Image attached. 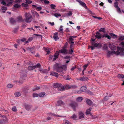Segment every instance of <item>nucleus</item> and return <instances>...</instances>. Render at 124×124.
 Segmentation results:
<instances>
[{
    "label": "nucleus",
    "mask_w": 124,
    "mask_h": 124,
    "mask_svg": "<svg viewBox=\"0 0 124 124\" xmlns=\"http://www.w3.org/2000/svg\"><path fill=\"white\" fill-rule=\"evenodd\" d=\"M0 2L2 4L6 6V3L4 0H0Z\"/></svg>",
    "instance_id": "nucleus-37"
},
{
    "label": "nucleus",
    "mask_w": 124,
    "mask_h": 124,
    "mask_svg": "<svg viewBox=\"0 0 124 124\" xmlns=\"http://www.w3.org/2000/svg\"><path fill=\"white\" fill-rule=\"evenodd\" d=\"M40 89V87L39 86H36L35 88H34L33 89V91H35L36 90H38Z\"/></svg>",
    "instance_id": "nucleus-49"
},
{
    "label": "nucleus",
    "mask_w": 124,
    "mask_h": 124,
    "mask_svg": "<svg viewBox=\"0 0 124 124\" xmlns=\"http://www.w3.org/2000/svg\"><path fill=\"white\" fill-rule=\"evenodd\" d=\"M45 94L46 93L45 92H41L39 94V96L40 97H42L45 95Z\"/></svg>",
    "instance_id": "nucleus-33"
},
{
    "label": "nucleus",
    "mask_w": 124,
    "mask_h": 124,
    "mask_svg": "<svg viewBox=\"0 0 124 124\" xmlns=\"http://www.w3.org/2000/svg\"><path fill=\"white\" fill-rule=\"evenodd\" d=\"M1 8L2 10H6L7 9V8L6 7H4L3 6H2Z\"/></svg>",
    "instance_id": "nucleus-53"
},
{
    "label": "nucleus",
    "mask_w": 124,
    "mask_h": 124,
    "mask_svg": "<svg viewBox=\"0 0 124 124\" xmlns=\"http://www.w3.org/2000/svg\"><path fill=\"white\" fill-rule=\"evenodd\" d=\"M50 7L52 9H53L55 8L56 6L54 4H51L50 5Z\"/></svg>",
    "instance_id": "nucleus-42"
},
{
    "label": "nucleus",
    "mask_w": 124,
    "mask_h": 124,
    "mask_svg": "<svg viewBox=\"0 0 124 124\" xmlns=\"http://www.w3.org/2000/svg\"><path fill=\"white\" fill-rule=\"evenodd\" d=\"M68 45V44L67 42H66L64 44V46L63 47V48H65V49L67 48V46Z\"/></svg>",
    "instance_id": "nucleus-50"
},
{
    "label": "nucleus",
    "mask_w": 124,
    "mask_h": 124,
    "mask_svg": "<svg viewBox=\"0 0 124 124\" xmlns=\"http://www.w3.org/2000/svg\"><path fill=\"white\" fill-rule=\"evenodd\" d=\"M70 48H72L74 49L73 47L75 46V45L74 44V42H71V43H70Z\"/></svg>",
    "instance_id": "nucleus-30"
},
{
    "label": "nucleus",
    "mask_w": 124,
    "mask_h": 124,
    "mask_svg": "<svg viewBox=\"0 0 124 124\" xmlns=\"http://www.w3.org/2000/svg\"><path fill=\"white\" fill-rule=\"evenodd\" d=\"M64 87L67 89H69L70 88H75L76 86L74 85H65Z\"/></svg>",
    "instance_id": "nucleus-8"
},
{
    "label": "nucleus",
    "mask_w": 124,
    "mask_h": 124,
    "mask_svg": "<svg viewBox=\"0 0 124 124\" xmlns=\"http://www.w3.org/2000/svg\"><path fill=\"white\" fill-rule=\"evenodd\" d=\"M109 35L114 39H116L117 38V36L113 33H110Z\"/></svg>",
    "instance_id": "nucleus-22"
},
{
    "label": "nucleus",
    "mask_w": 124,
    "mask_h": 124,
    "mask_svg": "<svg viewBox=\"0 0 124 124\" xmlns=\"http://www.w3.org/2000/svg\"><path fill=\"white\" fill-rule=\"evenodd\" d=\"M12 110L14 112H16L17 111V109L16 107H14L12 108Z\"/></svg>",
    "instance_id": "nucleus-47"
},
{
    "label": "nucleus",
    "mask_w": 124,
    "mask_h": 124,
    "mask_svg": "<svg viewBox=\"0 0 124 124\" xmlns=\"http://www.w3.org/2000/svg\"><path fill=\"white\" fill-rule=\"evenodd\" d=\"M116 8L118 12L119 13H120L121 12V11L120 10V9L119 7Z\"/></svg>",
    "instance_id": "nucleus-62"
},
{
    "label": "nucleus",
    "mask_w": 124,
    "mask_h": 124,
    "mask_svg": "<svg viewBox=\"0 0 124 124\" xmlns=\"http://www.w3.org/2000/svg\"><path fill=\"white\" fill-rule=\"evenodd\" d=\"M86 102L89 105H91L92 104V101L89 99L87 100Z\"/></svg>",
    "instance_id": "nucleus-29"
},
{
    "label": "nucleus",
    "mask_w": 124,
    "mask_h": 124,
    "mask_svg": "<svg viewBox=\"0 0 124 124\" xmlns=\"http://www.w3.org/2000/svg\"><path fill=\"white\" fill-rule=\"evenodd\" d=\"M88 79V78L87 77L84 76L80 77L79 78V80L82 81H87Z\"/></svg>",
    "instance_id": "nucleus-9"
},
{
    "label": "nucleus",
    "mask_w": 124,
    "mask_h": 124,
    "mask_svg": "<svg viewBox=\"0 0 124 124\" xmlns=\"http://www.w3.org/2000/svg\"><path fill=\"white\" fill-rule=\"evenodd\" d=\"M79 119H81L83 118L84 117V115L83 113L82 112H80L79 113Z\"/></svg>",
    "instance_id": "nucleus-25"
},
{
    "label": "nucleus",
    "mask_w": 124,
    "mask_h": 124,
    "mask_svg": "<svg viewBox=\"0 0 124 124\" xmlns=\"http://www.w3.org/2000/svg\"><path fill=\"white\" fill-rule=\"evenodd\" d=\"M69 105L73 109L74 111H76V108L77 107L78 105L77 103L75 102H72L69 104Z\"/></svg>",
    "instance_id": "nucleus-4"
},
{
    "label": "nucleus",
    "mask_w": 124,
    "mask_h": 124,
    "mask_svg": "<svg viewBox=\"0 0 124 124\" xmlns=\"http://www.w3.org/2000/svg\"><path fill=\"white\" fill-rule=\"evenodd\" d=\"M32 108V106L28 104H27L25 106V108L27 110H29L30 109Z\"/></svg>",
    "instance_id": "nucleus-17"
},
{
    "label": "nucleus",
    "mask_w": 124,
    "mask_h": 124,
    "mask_svg": "<svg viewBox=\"0 0 124 124\" xmlns=\"http://www.w3.org/2000/svg\"><path fill=\"white\" fill-rule=\"evenodd\" d=\"M33 14L34 15V16H36L37 17H39V14L36 12L35 11L33 12Z\"/></svg>",
    "instance_id": "nucleus-43"
},
{
    "label": "nucleus",
    "mask_w": 124,
    "mask_h": 124,
    "mask_svg": "<svg viewBox=\"0 0 124 124\" xmlns=\"http://www.w3.org/2000/svg\"><path fill=\"white\" fill-rule=\"evenodd\" d=\"M44 3L45 4H48L49 3V1L48 0H45L44 1Z\"/></svg>",
    "instance_id": "nucleus-63"
},
{
    "label": "nucleus",
    "mask_w": 124,
    "mask_h": 124,
    "mask_svg": "<svg viewBox=\"0 0 124 124\" xmlns=\"http://www.w3.org/2000/svg\"><path fill=\"white\" fill-rule=\"evenodd\" d=\"M80 4L81 6L84 7L86 9L87 8V7L86 5L84 2L81 1Z\"/></svg>",
    "instance_id": "nucleus-26"
},
{
    "label": "nucleus",
    "mask_w": 124,
    "mask_h": 124,
    "mask_svg": "<svg viewBox=\"0 0 124 124\" xmlns=\"http://www.w3.org/2000/svg\"><path fill=\"white\" fill-rule=\"evenodd\" d=\"M20 5L19 4H16L14 5L13 7L16 8H18L20 7Z\"/></svg>",
    "instance_id": "nucleus-38"
},
{
    "label": "nucleus",
    "mask_w": 124,
    "mask_h": 124,
    "mask_svg": "<svg viewBox=\"0 0 124 124\" xmlns=\"http://www.w3.org/2000/svg\"><path fill=\"white\" fill-rule=\"evenodd\" d=\"M36 68V67L35 66H30L28 67V69L29 70H32L35 69Z\"/></svg>",
    "instance_id": "nucleus-23"
},
{
    "label": "nucleus",
    "mask_w": 124,
    "mask_h": 124,
    "mask_svg": "<svg viewBox=\"0 0 124 124\" xmlns=\"http://www.w3.org/2000/svg\"><path fill=\"white\" fill-rule=\"evenodd\" d=\"M124 39V36H120L118 38V40L119 41L122 40Z\"/></svg>",
    "instance_id": "nucleus-35"
},
{
    "label": "nucleus",
    "mask_w": 124,
    "mask_h": 124,
    "mask_svg": "<svg viewBox=\"0 0 124 124\" xmlns=\"http://www.w3.org/2000/svg\"><path fill=\"white\" fill-rule=\"evenodd\" d=\"M13 85L11 84H8L7 85V87L9 88H11L13 87Z\"/></svg>",
    "instance_id": "nucleus-51"
},
{
    "label": "nucleus",
    "mask_w": 124,
    "mask_h": 124,
    "mask_svg": "<svg viewBox=\"0 0 124 124\" xmlns=\"http://www.w3.org/2000/svg\"><path fill=\"white\" fill-rule=\"evenodd\" d=\"M113 54V52L112 51H108L107 54V56L108 57H110L111 55H112Z\"/></svg>",
    "instance_id": "nucleus-24"
},
{
    "label": "nucleus",
    "mask_w": 124,
    "mask_h": 124,
    "mask_svg": "<svg viewBox=\"0 0 124 124\" xmlns=\"http://www.w3.org/2000/svg\"><path fill=\"white\" fill-rule=\"evenodd\" d=\"M35 66L36 67V68H39L40 67L41 65H40V64L39 63H38L37 65H35V66Z\"/></svg>",
    "instance_id": "nucleus-58"
},
{
    "label": "nucleus",
    "mask_w": 124,
    "mask_h": 124,
    "mask_svg": "<svg viewBox=\"0 0 124 124\" xmlns=\"http://www.w3.org/2000/svg\"><path fill=\"white\" fill-rule=\"evenodd\" d=\"M73 41L74 39L72 37H71V36H70L69 38V43H71V42H74Z\"/></svg>",
    "instance_id": "nucleus-28"
},
{
    "label": "nucleus",
    "mask_w": 124,
    "mask_h": 124,
    "mask_svg": "<svg viewBox=\"0 0 124 124\" xmlns=\"http://www.w3.org/2000/svg\"><path fill=\"white\" fill-rule=\"evenodd\" d=\"M91 43L93 46H95V47H97L98 48H100L102 47V44L100 43H96L95 41L93 42H91Z\"/></svg>",
    "instance_id": "nucleus-5"
},
{
    "label": "nucleus",
    "mask_w": 124,
    "mask_h": 124,
    "mask_svg": "<svg viewBox=\"0 0 124 124\" xmlns=\"http://www.w3.org/2000/svg\"><path fill=\"white\" fill-rule=\"evenodd\" d=\"M18 21L20 22H23L24 21L22 17L21 16H19L17 17V18Z\"/></svg>",
    "instance_id": "nucleus-21"
},
{
    "label": "nucleus",
    "mask_w": 124,
    "mask_h": 124,
    "mask_svg": "<svg viewBox=\"0 0 124 124\" xmlns=\"http://www.w3.org/2000/svg\"><path fill=\"white\" fill-rule=\"evenodd\" d=\"M24 15L25 17V21L27 23L31 22L32 19V17L30 13L26 12Z\"/></svg>",
    "instance_id": "nucleus-3"
},
{
    "label": "nucleus",
    "mask_w": 124,
    "mask_h": 124,
    "mask_svg": "<svg viewBox=\"0 0 124 124\" xmlns=\"http://www.w3.org/2000/svg\"><path fill=\"white\" fill-rule=\"evenodd\" d=\"M42 9V8L40 7H38L36 8V9L38 11H40Z\"/></svg>",
    "instance_id": "nucleus-54"
},
{
    "label": "nucleus",
    "mask_w": 124,
    "mask_h": 124,
    "mask_svg": "<svg viewBox=\"0 0 124 124\" xmlns=\"http://www.w3.org/2000/svg\"><path fill=\"white\" fill-rule=\"evenodd\" d=\"M63 123L64 124H68L69 123V122L67 120H65L63 121Z\"/></svg>",
    "instance_id": "nucleus-55"
},
{
    "label": "nucleus",
    "mask_w": 124,
    "mask_h": 124,
    "mask_svg": "<svg viewBox=\"0 0 124 124\" xmlns=\"http://www.w3.org/2000/svg\"><path fill=\"white\" fill-rule=\"evenodd\" d=\"M58 90L59 91H63L64 90V86L62 85L58 88Z\"/></svg>",
    "instance_id": "nucleus-20"
},
{
    "label": "nucleus",
    "mask_w": 124,
    "mask_h": 124,
    "mask_svg": "<svg viewBox=\"0 0 124 124\" xmlns=\"http://www.w3.org/2000/svg\"><path fill=\"white\" fill-rule=\"evenodd\" d=\"M64 104L63 102L61 100H60L57 102V106H59L63 105Z\"/></svg>",
    "instance_id": "nucleus-14"
},
{
    "label": "nucleus",
    "mask_w": 124,
    "mask_h": 124,
    "mask_svg": "<svg viewBox=\"0 0 124 124\" xmlns=\"http://www.w3.org/2000/svg\"><path fill=\"white\" fill-rule=\"evenodd\" d=\"M72 14V13L71 11H69V12L67 13V15L69 16H71Z\"/></svg>",
    "instance_id": "nucleus-48"
},
{
    "label": "nucleus",
    "mask_w": 124,
    "mask_h": 124,
    "mask_svg": "<svg viewBox=\"0 0 124 124\" xmlns=\"http://www.w3.org/2000/svg\"><path fill=\"white\" fill-rule=\"evenodd\" d=\"M118 77L119 78H124V75L122 74H119L118 75Z\"/></svg>",
    "instance_id": "nucleus-52"
},
{
    "label": "nucleus",
    "mask_w": 124,
    "mask_h": 124,
    "mask_svg": "<svg viewBox=\"0 0 124 124\" xmlns=\"http://www.w3.org/2000/svg\"><path fill=\"white\" fill-rule=\"evenodd\" d=\"M109 46L110 48L112 50H115L116 48V46L112 44H109Z\"/></svg>",
    "instance_id": "nucleus-12"
},
{
    "label": "nucleus",
    "mask_w": 124,
    "mask_h": 124,
    "mask_svg": "<svg viewBox=\"0 0 124 124\" xmlns=\"http://www.w3.org/2000/svg\"><path fill=\"white\" fill-rule=\"evenodd\" d=\"M4 118L1 119H0V124H4L8 121V119L6 117H4Z\"/></svg>",
    "instance_id": "nucleus-7"
},
{
    "label": "nucleus",
    "mask_w": 124,
    "mask_h": 124,
    "mask_svg": "<svg viewBox=\"0 0 124 124\" xmlns=\"http://www.w3.org/2000/svg\"><path fill=\"white\" fill-rule=\"evenodd\" d=\"M74 49L72 48H70L68 51V54H72L74 52Z\"/></svg>",
    "instance_id": "nucleus-27"
},
{
    "label": "nucleus",
    "mask_w": 124,
    "mask_h": 124,
    "mask_svg": "<svg viewBox=\"0 0 124 124\" xmlns=\"http://www.w3.org/2000/svg\"><path fill=\"white\" fill-rule=\"evenodd\" d=\"M44 48H45V49L46 52L47 53V54H49L50 53V51L49 49H48L47 48L44 47Z\"/></svg>",
    "instance_id": "nucleus-46"
},
{
    "label": "nucleus",
    "mask_w": 124,
    "mask_h": 124,
    "mask_svg": "<svg viewBox=\"0 0 124 124\" xmlns=\"http://www.w3.org/2000/svg\"><path fill=\"white\" fill-rule=\"evenodd\" d=\"M14 94L16 97H18L20 95L21 93L19 92H17L15 93Z\"/></svg>",
    "instance_id": "nucleus-34"
},
{
    "label": "nucleus",
    "mask_w": 124,
    "mask_h": 124,
    "mask_svg": "<svg viewBox=\"0 0 124 124\" xmlns=\"http://www.w3.org/2000/svg\"><path fill=\"white\" fill-rule=\"evenodd\" d=\"M59 52H56L54 54V57H56V58H57L58 57V56L59 55Z\"/></svg>",
    "instance_id": "nucleus-44"
},
{
    "label": "nucleus",
    "mask_w": 124,
    "mask_h": 124,
    "mask_svg": "<svg viewBox=\"0 0 124 124\" xmlns=\"http://www.w3.org/2000/svg\"><path fill=\"white\" fill-rule=\"evenodd\" d=\"M119 3L118 2H116L114 3V6L116 8H117V7H118V5Z\"/></svg>",
    "instance_id": "nucleus-39"
},
{
    "label": "nucleus",
    "mask_w": 124,
    "mask_h": 124,
    "mask_svg": "<svg viewBox=\"0 0 124 124\" xmlns=\"http://www.w3.org/2000/svg\"><path fill=\"white\" fill-rule=\"evenodd\" d=\"M91 109L92 108H89L88 109H87L86 111V115H88L90 114Z\"/></svg>",
    "instance_id": "nucleus-31"
},
{
    "label": "nucleus",
    "mask_w": 124,
    "mask_h": 124,
    "mask_svg": "<svg viewBox=\"0 0 124 124\" xmlns=\"http://www.w3.org/2000/svg\"><path fill=\"white\" fill-rule=\"evenodd\" d=\"M25 3H26L30 4L32 3V1L30 0H26Z\"/></svg>",
    "instance_id": "nucleus-64"
},
{
    "label": "nucleus",
    "mask_w": 124,
    "mask_h": 124,
    "mask_svg": "<svg viewBox=\"0 0 124 124\" xmlns=\"http://www.w3.org/2000/svg\"><path fill=\"white\" fill-rule=\"evenodd\" d=\"M105 36V37L107 38L108 39H111L110 37L107 34H106V35Z\"/></svg>",
    "instance_id": "nucleus-60"
},
{
    "label": "nucleus",
    "mask_w": 124,
    "mask_h": 124,
    "mask_svg": "<svg viewBox=\"0 0 124 124\" xmlns=\"http://www.w3.org/2000/svg\"><path fill=\"white\" fill-rule=\"evenodd\" d=\"M108 48L106 44H105L103 46V48L104 49L106 50Z\"/></svg>",
    "instance_id": "nucleus-59"
},
{
    "label": "nucleus",
    "mask_w": 124,
    "mask_h": 124,
    "mask_svg": "<svg viewBox=\"0 0 124 124\" xmlns=\"http://www.w3.org/2000/svg\"><path fill=\"white\" fill-rule=\"evenodd\" d=\"M96 35L95 36V37L98 39H100L101 38L102 35L99 32H97L96 33Z\"/></svg>",
    "instance_id": "nucleus-10"
},
{
    "label": "nucleus",
    "mask_w": 124,
    "mask_h": 124,
    "mask_svg": "<svg viewBox=\"0 0 124 124\" xmlns=\"http://www.w3.org/2000/svg\"><path fill=\"white\" fill-rule=\"evenodd\" d=\"M99 31L100 32H102L104 33H105V29L104 28H101L99 30Z\"/></svg>",
    "instance_id": "nucleus-40"
},
{
    "label": "nucleus",
    "mask_w": 124,
    "mask_h": 124,
    "mask_svg": "<svg viewBox=\"0 0 124 124\" xmlns=\"http://www.w3.org/2000/svg\"><path fill=\"white\" fill-rule=\"evenodd\" d=\"M121 44L122 45V47L117 46V50L118 51L117 54H124L123 51H124V42L122 41L121 42Z\"/></svg>",
    "instance_id": "nucleus-2"
},
{
    "label": "nucleus",
    "mask_w": 124,
    "mask_h": 124,
    "mask_svg": "<svg viewBox=\"0 0 124 124\" xmlns=\"http://www.w3.org/2000/svg\"><path fill=\"white\" fill-rule=\"evenodd\" d=\"M53 15H54L55 16L57 17L58 16H61V15L60 14H58L57 13H55L54 14H52Z\"/></svg>",
    "instance_id": "nucleus-36"
},
{
    "label": "nucleus",
    "mask_w": 124,
    "mask_h": 124,
    "mask_svg": "<svg viewBox=\"0 0 124 124\" xmlns=\"http://www.w3.org/2000/svg\"><path fill=\"white\" fill-rule=\"evenodd\" d=\"M54 68L57 72L63 73V69L65 70H66L67 66L66 65H65L62 66H60L58 64L56 63L54 65Z\"/></svg>",
    "instance_id": "nucleus-1"
},
{
    "label": "nucleus",
    "mask_w": 124,
    "mask_h": 124,
    "mask_svg": "<svg viewBox=\"0 0 124 124\" xmlns=\"http://www.w3.org/2000/svg\"><path fill=\"white\" fill-rule=\"evenodd\" d=\"M50 75L55 76L57 78L58 77V73L53 71L51 72Z\"/></svg>",
    "instance_id": "nucleus-15"
},
{
    "label": "nucleus",
    "mask_w": 124,
    "mask_h": 124,
    "mask_svg": "<svg viewBox=\"0 0 124 124\" xmlns=\"http://www.w3.org/2000/svg\"><path fill=\"white\" fill-rule=\"evenodd\" d=\"M10 22L11 24H13L16 22L15 20L12 17H11L9 19Z\"/></svg>",
    "instance_id": "nucleus-16"
},
{
    "label": "nucleus",
    "mask_w": 124,
    "mask_h": 124,
    "mask_svg": "<svg viewBox=\"0 0 124 124\" xmlns=\"http://www.w3.org/2000/svg\"><path fill=\"white\" fill-rule=\"evenodd\" d=\"M26 40V39L25 38H23L21 39H20L18 40L17 42H20V41L22 42H24Z\"/></svg>",
    "instance_id": "nucleus-45"
},
{
    "label": "nucleus",
    "mask_w": 124,
    "mask_h": 124,
    "mask_svg": "<svg viewBox=\"0 0 124 124\" xmlns=\"http://www.w3.org/2000/svg\"><path fill=\"white\" fill-rule=\"evenodd\" d=\"M58 32H56L54 34V35L53 36V38L55 41H56L59 39L58 36Z\"/></svg>",
    "instance_id": "nucleus-11"
},
{
    "label": "nucleus",
    "mask_w": 124,
    "mask_h": 124,
    "mask_svg": "<svg viewBox=\"0 0 124 124\" xmlns=\"http://www.w3.org/2000/svg\"><path fill=\"white\" fill-rule=\"evenodd\" d=\"M70 117L72 119L76 120L77 118V116L75 114H74Z\"/></svg>",
    "instance_id": "nucleus-32"
},
{
    "label": "nucleus",
    "mask_w": 124,
    "mask_h": 124,
    "mask_svg": "<svg viewBox=\"0 0 124 124\" xmlns=\"http://www.w3.org/2000/svg\"><path fill=\"white\" fill-rule=\"evenodd\" d=\"M13 0H7V3H6V6H8L10 5L11 4L13 3Z\"/></svg>",
    "instance_id": "nucleus-19"
},
{
    "label": "nucleus",
    "mask_w": 124,
    "mask_h": 124,
    "mask_svg": "<svg viewBox=\"0 0 124 124\" xmlns=\"http://www.w3.org/2000/svg\"><path fill=\"white\" fill-rule=\"evenodd\" d=\"M33 97H37L39 95L37 93H33Z\"/></svg>",
    "instance_id": "nucleus-57"
},
{
    "label": "nucleus",
    "mask_w": 124,
    "mask_h": 124,
    "mask_svg": "<svg viewBox=\"0 0 124 124\" xmlns=\"http://www.w3.org/2000/svg\"><path fill=\"white\" fill-rule=\"evenodd\" d=\"M88 65V64H86L85 65L83 66V67L84 68V69L83 70H85L86 68L87 67Z\"/></svg>",
    "instance_id": "nucleus-56"
},
{
    "label": "nucleus",
    "mask_w": 124,
    "mask_h": 124,
    "mask_svg": "<svg viewBox=\"0 0 124 124\" xmlns=\"http://www.w3.org/2000/svg\"><path fill=\"white\" fill-rule=\"evenodd\" d=\"M22 5L23 7H27L28 6V5L27 4L23 3H22Z\"/></svg>",
    "instance_id": "nucleus-61"
},
{
    "label": "nucleus",
    "mask_w": 124,
    "mask_h": 124,
    "mask_svg": "<svg viewBox=\"0 0 124 124\" xmlns=\"http://www.w3.org/2000/svg\"><path fill=\"white\" fill-rule=\"evenodd\" d=\"M86 87L85 86H83L81 87L80 90L83 92H85L86 91Z\"/></svg>",
    "instance_id": "nucleus-18"
},
{
    "label": "nucleus",
    "mask_w": 124,
    "mask_h": 124,
    "mask_svg": "<svg viewBox=\"0 0 124 124\" xmlns=\"http://www.w3.org/2000/svg\"><path fill=\"white\" fill-rule=\"evenodd\" d=\"M59 52L64 54H68V51L65 48H63L62 49L60 50Z\"/></svg>",
    "instance_id": "nucleus-6"
},
{
    "label": "nucleus",
    "mask_w": 124,
    "mask_h": 124,
    "mask_svg": "<svg viewBox=\"0 0 124 124\" xmlns=\"http://www.w3.org/2000/svg\"><path fill=\"white\" fill-rule=\"evenodd\" d=\"M83 99L82 97H78L77 99V101H81Z\"/></svg>",
    "instance_id": "nucleus-41"
},
{
    "label": "nucleus",
    "mask_w": 124,
    "mask_h": 124,
    "mask_svg": "<svg viewBox=\"0 0 124 124\" xmlns=\"http://www.w3.org/2000/svg\"><path fill=\"white\" fill-rule=\"evenodd\" d=\"M62 85L60 83H54L53 84V87L54 88H58L60 86H61Z\"/></svg>",
    "instance_id": "nucleus-13"
}]
</instances>
